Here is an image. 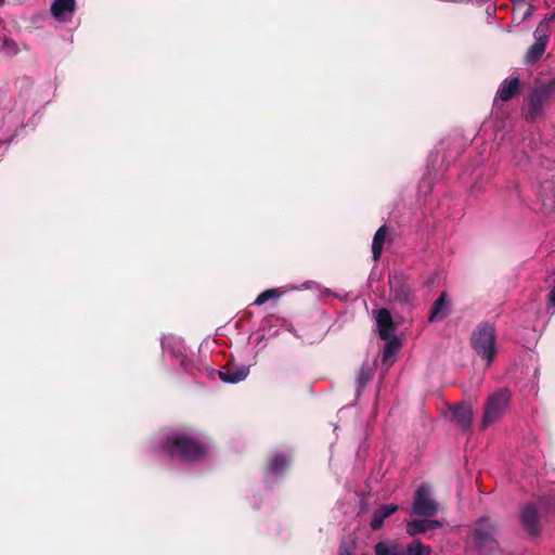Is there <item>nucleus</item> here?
I'll use <instances>...</instances> for the list:
<instances>
[{
    "instance_id": "obj_9",
    "label": "nucleus",
    "mask_w": 555,
    "mask_h": 555,
    "mask_svg": "<svg viewBox=\"0 0 555 555\" xmlns=\"http://www.w3.org/2000/svg\"><path fill=\"white\" fill-rule=\"evenodd\" d=\"M376 324L380 339L387 340L391 338L392 332L395 330V323L388 309L382 308L377 310Z\"/></svg>"
},
{
    "instance_id": "obj_8",
    "label": "nucleus",
    "mask_w": 555,
    "mask_h": 555,
    "mask_svg": "<svg viewBox=\"0 0 555 555\" xmlns=\"http://www.w3.org/2000/svg\"><path fill=\"white\" fill-rule=\"evenodd\" d=\"M533 36L534 42L528 48L525 54V63L527 64H533L543 56L550 39V35L538 34L535 30Z\"/></svg>"
},
{
    "instance_id": "obj_25",
    "label": "nucleus",
    "mask_w": 555,
    "mask_h": 555,
    "mask_svg": "<svg viewBox=\"0 0 555 555\" xmlns=\"http://www.w3.org/2000/svg\"><path fill=\"white\" fill-rule=\"evenodd\" d=\"M555 20V12L546 14L544 18L539 23L535 31L538 34L550 35V24Z\"/></svg>"
},
{
    "instance_id": "obj_26",
    "label": "nucleus",
    "mask_w": 555,
    "mask_h": 555,
    "mask_svg": "<svg viewBox=\"0 0 555 555\" xmlns=\"http://www.w3.org/2000/svg\"><path fill=\"white\" fill-rule=\"evenodd\" d=\"M371 378V373L364 366H362L357 376L358 389L361 390Z\"/></svg>"
},
{
    "instance_id": "obj_27",
    "label": "nucleus",
    "mask_w": 555,
    "mask_h": 555,
    "mask_svg": "<svg viewBox=\"0 0 555 555\" xmlns=\"http://www.w3.org/2000/svg\"><path fill=\"white\" fill-rule=\"evenodd\" d=\"M546 307L547 309H553V313H555V285L551 288L546 296Z\"/></svg>"
},
{
    "instance_id": "obj_32",
    "label": "nucleus",
    "mask_w": 555,
    "mask_h": 555,
    "mask_svg": "<svg viewBox=\"0 0 555 555\" xmlns=\"http://www.w3.org/2000/svg\"><path fill=\"white\" fill-rule=\"evenodd\" d=\"M362 555H369V554H362Z\"/></svg>"
},
{
    "instance_id": "obj_17",
    "label": "nucleus",
    "mask_w": 555,
    "mask_h": 555,
    "mask_svg": "<svg viewBox=\"0 0 555 555\" xmlns=\"http://www.w3.org/2000/svg\"><path fill=\"white\" fill-rule=\"evenodd\" d=\"M288 465L289 460L285 454L274 453L268 459L266 469L273 474H280L286 470Z\"/></svg>"
},
{
    "instance_id": "obj_3",
    "label": "nucleus",
    "mask_w": 555,
    "mask_h": 555,
    "mask_svg": "<svg viewBox=\"0 0 555 555\" xmlns=\"http://www.w3.org/2000/svg\"><path fill=\"white\" fill-rule=\"evenodd\" d=\"M470 346L490 364L495 356V327L491 322H481L472 333Z\"/></svg>"
},
{
    "instance_id": "obj_29",
    "label": "nucleus",
    "mask_w": 555,
    "mask_h": 555,
    "mask_svg": "<svg viewBox=\"0 0 555 555\" xmlns=\"http://www.w3.org/2000/svg\"><path fill=\"white\" fill-rule=\"evenodd\" d=\"M441 527V522L436 519H428L429 531Z\"/></svg>"
},
{
    "instance_id": "obj_13",
    "label": "nucleus",
    "mask_w": 555,
    "mask_h": 555,
    "mask_svg": "<svg viewBox=\"0 0 555 555\" xmlns=\"http://www.w3.org/2000/svg\"><path fill=\"white\" fill-rule=\"evenodd\" d=\"M520 90V80L518 77H513L511 79H505L501 82L498 92L496 99H500L503 102H507L512 100Z\"/></svg>"
},
{
    "instance_id": "obj_14",
    "label": "nucleus",
    "mask_w": 555,
    "mask_h": 555,
    "mask_svg": "<svg viewBox=\"0 0 555 555\" xmlns=\"http://www.w3.org/2000/svg\"><path fill=\"white\" fill-rule=\"evenodd\" d=\"M398 508L399 507L396 504L380 505L372 514V519L370 522L371 529L374 531L379 530L383 527L385 519L396 513Z\"/></svg>"
},
{
    "instance_id": "obj_28",
    "label": "nucleus",
    "mask_w": 555,
    "mask_h": 555,
    "mask_svg": "<svg viewBox=\"0 0 555 555\" xmlns=\"http://www.w3.org/2000/svg\"><path fill=\"white\" fill-rule=\"evenodd\" d=\"M3 47L7 48V49L12 50L14 53L17 52L16 43L14 42L13 39L4 38L3 39Z\"/></svg>"
},
{
    "instance_id": "obj_24",
    "label": "nucleus",
    "mask_w": 555,
    "mask_h": 555,
    "mask_svg": "<svg viewBox=\"0 0 555 555\" xmlns=\"http://www.w3.org/2000/svg\"><path fill=\"white\" fill-rule=\"evenodd\" d=\"M356 547H357V543L354 540L344 539V540H341V542L339 544L337 555H353Z\"/></svg>"
},
{
    "instance_id": "obj_20",
    "label": "nucleus",
    "mask_w": 555,
    "mask_h": 555,
    "mask_svg": "<svg viewBox=\"0 0 555 555\" xmlns=\"http://www.w3.org/2000/svg\"><path fill=\"white\" fill-rule=\"evenodd\" d=\"M403 555H430V546L423 544L420 540H414L406 547L402 546Z\"/></svg>"
},
{
    "instance_id": "obj_5",
    "label": "nucleus",
    "mask_w": 555,
    "mask_h": 555,
    "mask_svg": "<svg viewBox=\"0 0 555 555\" xmlns=\"http://www.w3.org/2000/svg\"><path fill=\"white\" fill-rule=\"evenodd\" d=\"M438 512L437 502L430 496V486L424 483L417 488L412 504V513L417 516L433 517Z\"/></svg>"
},
{
    "instance_id": "obj_10",
    "label": "nucleus",
    "mask_w": 555,
    "mask_h": 555,
    "mask_svg": "<svg viewBox=\"0 0 555 555\" xmlns=\"http://www.w3.org/2000/svg\"><path fill=\"white\" fill-rule=\"evenodd\" d=\"M451 313V306L447 298V293L442 292L434 301L430 309L428 321L430 323L438 322L448 318Z\"/></svg>"
},
{
    "instance_id": "obj_30",
    "label": "nucleus",
    "mask_w": 555,
    "mask_h": 555,
    "mask_svg": "<svg viewBox=\"0 0 555 555\" xmlns=\"http://www.w3.org/2000/svg\"><path fill=\"white\" fill-rule=\"evenodd\" d=\"M550 85L553 89H555V78L553 80L550 81Z\"/></svg>"
},
{
    "instance_id": "obj_7",
    "label": "nucleus",
    "mask_w": 555,
    "mask_h": 555,
    "mask_svg": "<svg viewBox=\"0 0 555 555\" xmlns=\"http://www.w3.org/2000/svg\"><path fill=\"white\" fill-rule=\"evenodd\" d=\"M520 525L530 537H538L541 532L539 512L531 502L526 503L519 514Z\"/></svg>"
},
{
    "instance_id": "obj_19",
    "label": "nucleus",
    "mask_w": 555,
    "mask_h": 555,
    "mask_svg": "<svg viewBox=\"0 0 555 555\" xmlns=\"http://www.w3.org/2000/svg\"><path fill=\"white\" fill-rule=\"evenodd\" d=\"M374 555H403L402 546L397 543L380 541L374 545Z\"/></svg>"
},
{
    "instance_id": "obj_1",
    "label": "nucleus",
    "mask_w": 555,
    "mask_h": 555,
    "mask_svg": "<svg viewBox=\"0 0 555 555\" xmlns=\"http://www.w3.org/2000/svg\"><path fill=\"white\" fill-rule=\"evenodd\" d=\"M162 450L171 460L194 463L206 459L208 446L195 436L173 431L162 441Z\"/></svg>"
},
{
    "instance_id": "obj_15",
    "label": "nucleus",
    "mask_w": 555,
    "mask_h": 555,
    "mask_svg": "<svg viewBox=\"0 0 555 555\" xmlns=\"http://www.w3.org/2000/svg\"><path fill=\"white\" fill-rule=\"evenodd\" d=\"M75 0H54L51 5V13L60 21H67L75 10Z\"/></svg>"
},
{
    "instance_id": "obj_4",
    "label": "nucleus",
    "mask_w": 555,
    "mask_h": 555,
    "mask_svg": "<svg viewBox=\"0 0 555 555\" xmlns=\"http://www.w3.org/2000/svg\"><path fill=\"white\" fill-rule=\"evenodd\" d=\"M509 400L511 391L506 388H502L489 396L483 410L482 427L498 422L506 412Z\"/></svg>"
},
{
    "instance_id": "obj_18",
    "label": "nucleus",
    "mask_w": 555,
    "mask_h": 555,
    "mask_svg": "<svg viewBox=\"0 0 555 555\" xmlns=\"http://www.w3.org/2000/svg\"><path fill=\"white\" fill-rule=\"evenodd\" d=\"M387 236V227L382 225L374 234L373 242H372V256L374 261H378L382 253L384 243Z\"/></svg>"
},
{
    "instance_id": "obj_11",
    "label": "nucleus",
    "mask_w": 555,
    "mask_h": 555,
    "mask_svg": "<svg viewBox=\"0 0 555 555\" xmlns=\"http://www.w3.org/2000/svg\"><path fill=\"white\" fill-rule=\"evenodd\" d=\"M452 418L463 430L470 428L473 421V408L465 403L451 406Z\"/></svg>"
},
{
    "instance_id": "obj_12",
    "label": "nucleus",
    "mask_w": 555,
    "mask_h": 555,
    "mask_svg": "<svg viewBox=\"0 0 555 555\" xmlns=\"http://www.w3.org/2000/svg\"><path fill=\"white\" fill-rule=\"evenodd\" d=\"M249 373L246 366H236L233 364H227L219 371V378L229 384H235L244 380Z\"/></svg>"
},
{
    "instance_id": "obj_31",
    "label": "nucleus",
    "mask_w": 555,
    "mask_h": 555,
    "mask_svg": "<svg viewBox=\"0 0 555 555\" xmlns=\"http://www.w3.org/2000/svg\"><path fill=\"white\" fill-rule=\"evenodd\" d=\"M4 2V0H0V5Z\"/></svg>"
},
{
    "instance_id": "obj_21",
    "label": "nucleus",
    "mask_w": 555,
    "mask_h": 555,
    "mask_svg": "<svg viewBox=\"0 0 555 555\" xmlns=\"http://www.w3.org/2000/svg\"><path fill=\"white\" fill-rule=\"evenodd\" d=\"M429 531L428 519H413L406 524L409 535H416Z\"/></svg>"
},
{
    "instance_id": "obj_16",
    "label": "nucleus",
    "mask_w": 555,
    "mask_h": 555,
    "mask_svg": "<svg viewBox=\"0 0 555 555\" xmlns=\"http://www.w3.org/2000/svg\"><path fill=\"white\" fill-rule=\"evenodd\" d=\"M391 291L393 293L395 299L402 304H408L412 301V292L410 286L406 283H403L399 280L392 282L389 280Z\"/></svg>"
},
{
    "instance_id": "obj_6",
    "label": "nucleus",
    "mask_w": 555,
    "mask_h": 555,
    "mask_svg": "<svg viewBox=\"0 0 555 555\" xmlns=\"http://www.w3.org/2000/svg\"><path fill=\"white\" fill-rule=\"evenodd\" d=\"M553 88L550 82L540 88H535L532 93L528 96V111L526 113V119L533 121L542 113V107L547 101Z\"/></svg>"
},
{
    "instance_id": "obj_23",
    "label": "nucleus",
    "mask_w": 555,
    "mask_h": 555,
    "mask_svg": "<svg viewBox=\"0 0 555 555\" xmlns=\"http://www.w3.org/2000/svg\"><path fill=\"white\" fill-rule=\"evenodd\" d=\"M386 345L383 351V359L386 361L389 357L393 354V352L400 347L399 339L391 335V338L385 340Z\"/></svg>"
},
{
    "instance_id": "obj_2",
    "label": "nucleus",
    "mask_w": 555,
    "mask_h": 555,
    "mask_svg": "<svg viewBox=\"0 0 555 555\" xmlns=\"http://www.w3.org/2000/svg\"><path fill=\"white\" fill-rule=\"evenodd\" d=\"M499 524L490 516L479 518L472 532L473 544L481 555H489L498 547Z\"/></svg>"
},
{
    "instance_id": "obj_22",
    "label": "nucleus",
    "mask_w": 555,
    "mask_h": 555,
    "mask_svg": "<svg viewBox=\"0 0 555 555\" xmlns=\"http://www.w3.org/2000/svg\"><path fill=\"white\" fill-rule=\"evenodd\" d=\"M280 295H281V293L276 288L267 289L257 296L256 300L254 301V305L261 306V305L266 304L267 301H269L270 299L280 297Z\"/></svg>"
}]
</instances>
